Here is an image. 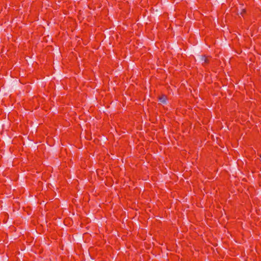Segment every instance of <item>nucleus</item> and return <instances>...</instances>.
I'll return each instance as SVG.
<instances>
[{
	"label": "nucleus",
	"mask_w": 261,
	"mask_h": 261,
	"mask_svg": "<svg viewBox=\"0 0 261 261\" xmlns=\"http://www.w3.org/2000/svg\"><path fill=\"white\" fill-rule=\"evenodd\" d=\"M202 60H204V63H207L209 62L208 58L207 57H205V56L202 57Z\"/></svg>",
	"instance_id": "nucleus-2"
},
{
	"label": "nucleus",
	"mask_w": 261,
	"mask_h": 261,
	"mask_svg": "<svg viewBox=\"0 0 261 261\" xmlns=\"http://www.w3.org/2000/svg\"><path fill=\"white\" fill-rule=\"evenodd\" d=\"M166 96L163 95L159 98V100L161 103H165L166 101Z\"/></svg>",
	"instance_id": "nucleus-1"
}]
</instances>
